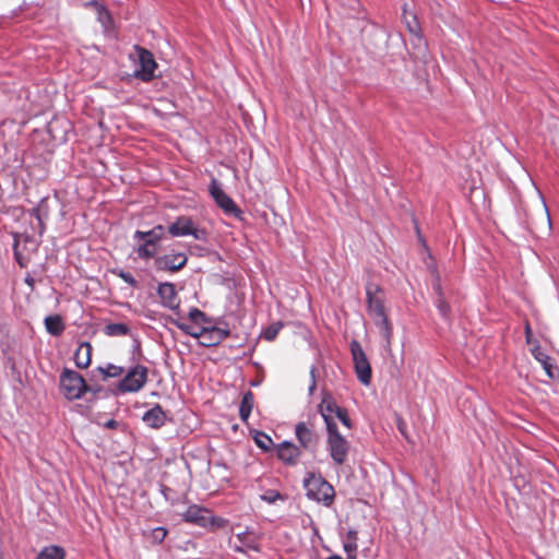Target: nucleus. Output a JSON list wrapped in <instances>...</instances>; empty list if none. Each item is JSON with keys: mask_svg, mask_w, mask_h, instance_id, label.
I'll return each instance as SVG.
<instances>
[{"mask_svg": "<svg viewBox=\"0 0 559 559\" xmlns=\"http://www.w3.org/2000/svg\"><path fill=\"white\" fill-rule=\"evenodd\" d=\"M188 257L186 253H167L155 258L154 265L158 271L178 272L186 266Z\"/></svg>", "mask_w": 559, "mask_h": 559, "instance_id": "nucleus-14", "label": "nucleus"}, {"mask_svg": "<svg viewBox=\"0 0 559 559\" xmlns=\"http://www.w3.org/2000/svg\"><path fill=\"white\" fill-rule=\"evenodd\" d=\"M92 352H93V346L90 342H82L75 353H74V362H75V366L79 368V369H86L90 367L91 362H92Z\"/></svg>", "mask_w": 559, "mask_h": 559, "instance_id": "nucleus-20", "label": "nucleus"}, {"mask_svg": "<svg viewBox=\"0 0 559 559\" xmlns=\"http://www.w3.org/2000/svg\"><path fill=\"white\" fill-rule=\"evenodd\" d=\"M180 514L183 521L194 524H223L222 521H217L213 511L198 504L187 507Z\"/></svg>", "mask_w": 559, "mask_h": 559, "instance_id": "nucleus-11", "label": "nucleus"}, {"mask_svg": "<svg viewBox=\"0 0 559 559\" xmlns=\"http://www.w3.org/2000/svg\"><path fill=\"white\" fill-rule=\"evenodd\" d=\"M44 323L47 332L53 336H60L66 329V324L60 314L46 317Z\"/></svg>", "mask_w": 559, "mask_h": 559, "instance_id": "nucleus-22", "label": "nucleus"}, {"mask_svg": "<svg viewBox=\"0 0 559 559\" xmlns=\"http://www.w3.org/2000/svg\"><path fill=\"white\" fill-rule=\"evenodd\" d=\"M344 550L348 555V559L356 558L355 552L357 550V543L355 540H345L344 542Z\"/></svg>", "mask_w": 559, "mask_h": 559, "instance_id": "nucleus-38", "label": "nucleus"}, {"mask_svg": "<svg viewBox=\"0 0 559 559\" xmlns=\"http://www.w3.org/2000/svg\"><path fill=\"white\" fill-rule=\"evenodd\" d=\"M254 442L260 449L264 451H269L273 444L271 437L261 431H257L254 436Z\"/></svg>", "mask_w": 559, "mask_h": 559, "instance_id": "nucleus-33", "label": "nucleus"}, {"mask_svg": "<svg viewBox=\"0 0 559 559\" xmlns=\"http://www.w3.org/2000/svg\"><path fill=\"white\" fill-rule=\"evenodd\" d=\"M165 236V227L163 225H156L151 230L142 231L136 230L133 235V239L148 238L158 243Z\"/></svg>", "mask_w": 559, "mask_h": 559, "instance_id": "nucleus-25", "label": "nucleus"}, {"mask_svg": "<svg viewBox=\"0 0 559 559\" xmlns=\"http://www.w3.org/2000/svg\"><path fill=\"white\" fill-rule=\"evenodd\" d=\"M104 427L108 429H116L118 427V421L115 419H109L104 424Z\"/></svg>", "mask_w": 559, "mask_h": 559, "instance_id": "nucleus-44", "label": "nucleus"}, {"mask_svg": "<svg viewBox=\"0 0 559 559\" xmlns=\"http://www.w3.org/2000/svg\"><path fill=\"white\" fill-rule=\"evenodd\" d=\"M148 369L143 365H136L131 368L127 374L117 384V391L120 393L139 392L147 382Z\"/></svg>", "mask_w": 559, "mask_h": 559, "instance_id": "nucleus-4", "label": "nucleus"}, {"mask_svg": "<svg viewBox=\"0 0 559 559\" xmlns=\"http://www.w3.org/2000/svg\"><path fill=\"white\" fill-rule=\"evenodd\" d=\"M326 559H343V558L338 555H332V556L328 557Z\"/></svg>", "mask_w": 559, "mask_h": 559, "instance_id": "nucleus-49", "label": "nucleus"}, {"mask_svg": "<svg viewBox=\"0 0 559 559\" xmlns=\"http://www.w3.org/2000/svg\"><path fill=\"white\" fill-rule=\"evenodd\" d=\"M104 332L108 336H123L130 332V329L124 323H109L105 326Z\"/></svg>", "mask_w": 559, "mask_h": 559, "instance_id": "nucleus-30", "label": "nucleus"}, {"mask_svg": "<svg viewBox=\"0 0 559 559\" xmlns=\"http://www.w3.org/2000/svg\"><path fill=\"white\" fill-rule=\"evenodd\" d=\"M37 559H64V550L59 546H47L39 551Z\"/></svg>", "mask_w": 559, "mask_h": 559, "instance_id": "nucleus-28", "label": "nucleus"}, {"mask_svg": "<svg viewBox=\"0 0 559 559\" xmlns=\"http://www.w3.org/2000/svg\"><path fill=\"white\" fill-rule=\"evenodd\" d=\"M144 538L152 544H159L167 535L165 526H148L147 530L142 532Z\"/></svg>", "mask_w": 559, "mask_h": 559, "instance_id": "nucleus-26", "label": "nucleus"}, {"mask_svg": "<svg viewBox=\"0 0 559 559\" xmlns=\"http://www.w3.org/2000/svg\"><path fill=\"white\" fill-rule=\"evenodd\" d=\"M61 389L69 400H78L88 391V386L84 378L76 371L71 369H63L60 376Z\"/></svg>", "mask_w": 559, "mask_h": 559, "instance_id": "nucleus-3", "label": "nucleus"}, {"mask_svg": "<svg viewBox=\"0 0 559 559\" xmlns=\"http://www.w3.org/2000/svg\"><path fill=\"white\" fill-rule=\"evenodd\" d=\"M143 421L151 428H160L166 421V414L159 404L146 411L142 417Z\"/></svg>", "mask_w": 559, "mask_h": 559, "instance_id": "nucleus-21", "label": "nucleus"}, {"mask_svg": "<svg viewBox=\"0 0 559 559\" xmlns=\"http://www.w3.org/2000/svg\"><path fill=\"white\" fill-rule=\"evenodd\" d=\"M283 328V323L281 321L274 322L271 325H269L264 332L262 333V336L264 340L272 342L276 338L280 331Z\"/></svg>", "mask_w": 559, "mask_h": 559, "instance_id": "nucleus-32", "label": "nucleus"}, {"mask_svg": "<svg viewBox=\"0 0 559 559\" xmlns=\"http://www.w3.org/2000/svg\"><path fill=\"white\" fill-rule=\"evenodd\" d=\"M403 20L406 24L407 29L409 33L417 35L420 32V26L418 24L416 15L407 12V4H404L403 7Z\"/></svg>", "mask_w": 559, "mask_h": 559, "instance_id": "nucleus-29", "label": "nucleus"}, {"mask_svg": "<svg viewBox=\"0 0 559 559\" xmlns=\"http://www.w3.org/2000/svg\"><path fill=\"white\" fill-rule=\"evenodd\" d=\"M103 4L99 3L97 0H91L86 3H84L85 8H94L96 11L102 7Z\"/></svg>", "mask_w": 559, "mask_h": 559, "instance_id": "nucleus-43", "label": "nucleus"}, {"mask_svg": "<svg viewBox=\"0 0 559 559\" xmlns=\"http://www.w3.org/2000/svg\"><path fill=\"white\" fill-rule=\"evenodd\" d=\"M199 323H202V325H211V323H212V319H211V318H209V317L205 314V319L200 320V322H199Z\"/></svg>", "mask_w": 559, "mask_h": 559, "instance_id": "nucleus-47", "label": "nucleus"}, {"mask_svg": "<svg viewBox=\"0 0 559 559\" xmlns=\"http://www.w3.org/2000/svg\"><path fill=\"white\" fill-rule=\"evenodd\" d=\"M230 335L228 328L213 325L200 326L199 344L204 347L217 346Z\"/></svg>", "mask_w": 559, "mask_h": 559, "instance_id": "nucleus-10", "label": "nucleus"}, {"mask_svg": "<svg viewBox=\"0 0 559 559\" xmlns=\"http://www.w3.org/2000/svg\"><path fill=\"white\" fill-rule=\"evenodd\" d=\"M328 430V451L335 465H343L347 461L349 453V442L338 432L336 428H330Z\"/></svg>", "mask_w": 559, "mask_h": 559, "instance_id": "nucleus-5", "label": "nucleus"}, {"mask_svg": "<svg viewBox=\"0 0 559 559\" xmlns=\"http://www.w3.org/2000/svg\"><path fill=\"white\" fill-rule=\"evenodd\" d=\"M236 539L239 542V544H237L236 542L234 543V548L237 551L242 552L246 549H259L260 537L257 533L250 531L248 526L245 531L238 532L236 534Z\"/></svg>", "mask_w": 559, "mask_h": 559, "instance_id": "nucleus-18", "label": "nucleus"}, {"mask_svg": "<svg viewBox=\"0 0 559 559\" xmlns=\"http://www.w3.org/2000/svg\"><path fill=\"white\" fill-rule=\"evenodd\" d=\"M96 12H97V20L102 25L107 26L112 22L111 14L105 8V5L99 7V9Z\"/></svg>", "mask_w": 559, "mask_h": 559, "instance_id": "nucleus-35", "label": "nucleus"}, {"mask_svg": "<svg viewBox=\"0 0 559 559\" xmlns=\"http://www.w3.org/2000/svg\"><path fill=\"white\" fill-rule=\"evenodd\" d=\"M277 457L288 465H294L301 452L297 445L289 441L280 443L276 448Z\"/></svg>", "mask_w": 559, "mask_h": 559, "instance_id": "nucleus-19", "label": "nucleus"}, {"mask_svg": "<svg viewBox=\"0 0 559 559\" xmlns=\"http://www.w3.org/2000/svg\"><path fill=\"white\" fill-rule=\"evenodd\" d=\"M335 416L342 421L344 426H346L347 428L352 427V421L345 408L341 407L338 412L335 414Z\"/></svg>", "mask_w": 559, "mask_h": 559, "instance_id": "nucleus-39", "label": "nucleus"}, {"mask_svg": "<svg viewBox=\"0 0 559 559\" xmlns=\"http://www.w3.org/2000/svg\"><path fill=\"white\" fill-rule=\"evenodd\" d=\"M210 193L215 200L216 204L226 213L234 216H239L241 211L237 206V204L229 198L224 190L221 188V185L213 179L210 185Z\"/></svg>", "mask_w": 559, "mask_h": 559, "instance_id": "nucleus-13", "label": "nucleus"}, {"mask_svg": "<svg viewBox=\"0 0 559 559\" xmlns=\"http://www.w3.org/2000/svg\"><path fill=\"white\" fill-rule=\"evenodd\" d=\"M280 497L281 496L278 493H275L274 491L266 492L265 495L262 496V498L267 502H274Z\"/></svg>", "mask_w": 559, "mask_h": 559, "instance_id": "nucleus-41", "label": "nucleus"}, {"mask_svg": "<svg viewBox=\"0 0 559 559\" xmlns=\"http://www.w3.org/2000/svg\"><path fill=\"white\" fill-rule=\"evenodd\" d=\"M295 435L298 442L305 450H317L320 436L316 431L313 425L304 421L298 423L295 428Z\"/></svg>", "mask_w": 559, "mask_h": 559, "instance_id": "nucleus-12", "label": "nucleus"}, {"mask_svg": "<svg viewBox=\"0 0 559 559\" xmlns=\"http://www.w3.org/2000/svg\"><path fill=\"white\" fill-rule=\"evenodd\" d=\"M349 346L357 379L364 385H369L371 383L372 369L368 357L358 341L353 340Z\"/></svg>", "mask_w": 559, "mask_h": 559, "instance_id": "nucleus-6", "label": "nucleus"}, {"mask_svg": "<svg viewBox=\"0 0 559 559\" xmlns=\"http://www.w3.org/2000/svg\"><path fill=\"white\" fill-rule=\"evenodd\" d=\"M114 273L117 276H119L123 282L129 284L130 286L138 287V281L134 278V276L131 273L126 272L123 270L114 271Z\"/></svg>", "mask_w": 559, "mask_h": 559, "instance_id": "nucleus-36", "label": "nucleus"}, {"mask_svg": "<svg viewBox=\"0 0 559 559\" xmlns=\"http://www.w3.org/2000/svg\"><path fill=\"white\" fill-rule=\"evenodd\" d=\"M525 340L531 347L534 346L535 342H537L536 340H533V333L530 323L525 324Z\"/></svg>", "mask_w": 559, "mask_h": 559, "instance_id": "nucleus-40", "label": "nucleus"}, {"mask_svg": "<svg viewBox=\"0 0 559 559\" xmlns=\"http://www.w3.org/2000/svg\"><path fill=\"white\" fill-rule=\"evenodd\" d=\"M157 294L160 298V304L168 309L175 310L179 308L180 300L178 298L175 285L173 283H162L158 285Z\"/></svg>", "mask_w": 559, "mask_h": 559, "instance_id": "nucleus-17", "label": "nucleus"}, {"mask_svg": "<svg viewBox=\"0 0 559 559\" xmlns=\"http://www.w3.org/2000/svg\"><path fill=\"white\" fill-rule=\"evenodd\" d=\"M397 429L400 430V432L405 437L407 438V435H406V424L403 419L399 418L397 420Z\"/></svg>", "mask_w": 559, "mask_h": 559, "instance_id": "nucleus-42", "label": "nucleus"}, {"mask_svg": "<svg viewBox=\"0 0 559 559\" xmlns=\"http://www.w3.org/2000/svg\"><path fill=\"white\" fill-rule=\"evenodd\" d=\"M176 326L181 330L183 333L194 337V338H198L199 337V333H200V328H195L189 323H185V322H175Z\"/></svg>", "mask_w": 559, "mask_h": 559, "instance_id": "nucleus-34", "label": "nucleus"}, {"mask_svg": "<svg viewBox=\"0 0 559 559\" xmlns=\"http://www.w3.org/2000/svg\"><path fill=\"white\" fill-rule=\"evenodd\" d=\"M254 405V395L251 391L243 393L239 406V417L243 423H247Z\"/></svg>", "mask_w": 559, "mask_h": 559, "instance_id": "nucleus-24", "label": "nucleus"}, {"mask_svg": "<svg viewBox=\"0 0 559 559\" xmlns=\"http://www.w3.org/2000/svg\"><path fill=\"white\" fill-rule=\"evenodd\" d=\"M530 350L533 357L543 366L549 379H556L559 377L558 367L552 362V358L549 357L540 347L538 342H535L534 346H532Z\"/></svg>", "mask_w": 559, "mask_h": 559, "instance_id": "nucleus-15", "label": "nucleus"}, {"mask_svg": "<svg viewBox=\"0 0 559 559\" xmlns=\"http://www.w3.org/2000/svg\"><path fill=\"white\" fill-rule=\"evenodd\" d=\"M37 250L36 240L27 234H14V258L21 267H26L32 254Z\"/></svg>", "mask_w": 559, "mask_h": 559, "instance_id": "nucleus-8", "label": "nucleus"}, {"mask_svg": "<svg viewBox=\"0 0 559 559\" xmlns=\"http://www.w3.org/2000/svg\"><path fill=\"white\" fill-rule=\"evenodd\" d=\"M433 289H435V292L438 295V298H437V301H436L437 308L439 309L440 313L443 317H448V314L450 312V306H449L448 301L445 300V298H444V296L442 294L440 278H439L438 275H437V278H436V283L433 284Z\"/></svg>", "mask_w": 559, "mask_h": 559, "instance_id": "nucleus-27", "label": "nucleus"}, {"mask_svg": "<svg viewBox=\"0 0 559 559\" xmlns=\"http://www.w3.org/2000/svg\"><path fill=\"white\" fill-rule=\"evenodd\" d=\"M138 240L143 241V243L140 245L135 250V252L140 259L148 260L156 255V253L158 252V243H156L155 241H153L148 238L138 239Z\"/></svg>", "mask_w": 559, "mask_h": 559, "instance_id": "nucleus-23", "label": "nucleus"}, {"mask_svg": "<svg viewBox=\"0 0 559 559\" xmlns=\"http://www.w3.org/2000/svg\"><path fill=\"white\" fill-rule=\"evenodd\" d=\"M314 371H316V369L312 367V368H311V371H310V373H311V378H312L311 384H310V386H309V392H310V394H312V392H313V391H314V389H316Z\"/></svg>", "mask_w": 559, "mask_h": 559, "instance_id": "nucleus-45", "label": "nucleus"}, {"mask_svg": "<svg viewBox=\"0 0 559 559\" xmlns=\"http://www.w3.org/2000/svg\"><path fill=\"white\" fill-rule=\"evenodd\" d=\"M307 496L324 506H330L335 497L333 486L328 483L322 476L309 474L304 481Z\"/></svg>", "mask_w": 559, "mask_h": 559, "instance_id": "nucleus-2", "label": "nucleus"}, {"mask_svg": "<svg viewBox=\"0 0 559 559\" xmlns=\"http://www.w3.org/2000/svg\"><path fill=\"white\" fill-rule=\"evenodd\" d=\"M32 215L35 216L38 221H40V212L38 209L32 210ZM41 224V222H39Z\"/></svg>", "mask_w": 559, "mask_h": 559, "instance_id": "nucleus-48", "label": "nucleus"}, {"mask_svg": "<svg viewBox=\"0 0 559 559\" xmlns=\"http://www.w3.org/2000/svg\"><path fill=\"white\" fill-rule=\"evenodd\" d=\"M352 559H356V558H352Z\"/></svg>", "mask_w": 559, "mask_h": 559, "instance_id": "nucleus-50", "label": "nucleus"}, {"mask_svg": "<svg viewBox=\"0 0 559 559\" xmlns=\"http://www.w3.org/2000/svg\"><path fill=\"white\" fill-rule=\"evenodd\" d=\"M188 317L192 322L199 323L200 320L205 319V313L198 308H192L189 311Z\"/></svg>", "mask_w": 559, "mask_h": 559, "instance_id": "nucleus-37", "label": "nucleus"}, {"mask_svg": "<svg viewBox=\"0 0 559 559\" xmlns=\"http://www.w3.org/2000/svg\"><path fill=\"white\" fill-rule=\"evenodd\" d=\"M340 408L341 407L336 404L331 394L325 393L323 395L322 401L319 405V412L324 419L326 429L332 428L331 426H333V428L337 427L336 423L334 421V416Z\"/></svg>", "mask_w": 559, "mask_h": 559, "instance_id": "nucleus-16", "label": "nucleus"}, {"mask_svg": "<svg viewBox=\"0 0 559 559\" xmlns=\"http://www.w3.org/2000/svg\"><path fill=\"white\" fill-rule=\"evenodd\" d=\"M366 298L368 313L384 338L386 348L390 349L393 336V326L384 308L383 289L378 284L369 282L366 285Z\"/></svg>", "mask_w": 559, "mask_h": 559, "instance_id": "nucleus-1", "label": "nucleus"}, {"mask_svg": "<svg viewBox=\"0 0 559 559\" xmlns=\"http://www.w3.org/2000/svg\"><path fill=\"white\" fill-rule=\"evenodd\" d=\"M138 53L140 69L135 71V76L144 82H150L155 75L157 63L153 53L139 45L134 46Z\"/></svg>", "mask_w": 559, "mask_h": 559, "instance_id": "nucleus-9", "label": "nucleus"}, {"mask_svg": "<svg viewBox=\"0 0 559 559\" xmlns=\"http://www.w3.org/2000/svg\"><path fill=\"white\" fill-rule=\"evenodd\" d=\"M97 371H99L103 374V379L107 378H118L120 377L124 369L120 366H116L112 364H108L105 367H97Z\"/></svg>", "mask_w": 559, "mask_h": 559, "instance_id": "nucleus-31", "label": "nucleus"}, {"mask_svg": "<svg viewBox=\"0 0 559 559\" xmlns=\"http://www.w3.org/2000/svg\"><path fill=\"white\" fill-rule=\"evenodd\" d=\"M357 540V532L354 531V530H349L348 533H347V537H346V540Z\"/></svg>", "mask_w": 559, "mask_h": 559, "instance_id": "nucleus-46", "label": "nucleus"}, {"mask_svg": "<svg viewBox=\"0 0 559 559\" xmlns=\"http://www.w3.org/2000/svg\"><path fill=\"white\" fill-rule=\"evenodd\" d=\"M168 233L171 237L192 236L197 240H205L207 233L203 228L195 226L189 216H179L168 226Z\"/></svg>", "mask_w": 559, "mask_h": 559, "instance_id": "nucleus-7", "label": "nucleus"}]
</instances>
